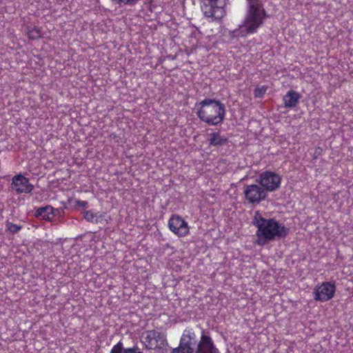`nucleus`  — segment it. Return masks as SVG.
I'll return each mask as SVG.
<instances>
[{
	"label": "nucleus",
	"instance_id": "nucleus-15",
	"mask_svg": "<svg viewBox=\"0 0 353 353\" xmlns=\"http://www.w3.org/2000/svg\"><path fill=\"white\" fill-rule=\"evenodd\" d=\"M196 334L192 329H186L183 331L180 339V343L185 346H191L192 341H195Z\"/></svg>",
	"mask_w": 353,
	"mask_h": 353
},
{
	"label": "nucleus",
	"instance_id": "nucleus-21",
	"mask_svg": "<svg viewBox=\"0 0 353 353\" xmlns=\"http://www.w3.org/2000/svg\"><path fill=\"white\" fill-rule=\"evenodd\" d=\"M6 228H7V230L9 232H10L11 233H16V232H19L21 228V226L14 224L10 222L7 223Z\"/></svg>",
	"mask_w": 353,
	"mask_h": 353
},
{
	"label": "nucleus",
	"instance_id": "nucleus-12",
	"mask_svg": "<svg viewBox=\"0 0 353 353\" xmlns=\"http://www.w3.org/2000/svg\"><path fill=\"white\" fill-rule=\"evenodd\" d=\"M300 99L301 95L298 92L290 90L283 97L284 105L285 108H294Z\"/></svg>",
	"mask_w": 353,
	"mask_h": 353
},
{
	"label": "nucleus",
	"instance_id": "nucleus-6",
	"mask_svg": "<svg viewBox=\"0 0 353 353\" xmlns=\"http://www.w3.org/2000/svg\"><path fill=\"white\" fill-rule=\"evenodd\" d=\"M336 285L332 282H323L316 285L313 291L314 299L321 302L327 301L333 298Z\"/></svg>",
	"mask_w": 353,
	"mask_h": 353
},
{
	"label": "nucleus",
	"instance_id": "nucleus-10",
	"mask_svg": "<svg viewBox=\"0 0 353 353\" xmlns=\"http://www.w3.org/2000/svg\"><path fill=\"white\" fill-rule=\"evenodd\" d=\"M11 188L17 193H29L33 190L34 185L26 177L22 174H17L12 179Z\"/></svg>",
	"mask_w": 353,
	"mask_h": 353
},
{
	"label": "nucleus",
	"instance_id": "nucleus-3",
	"mask_svg": "<svg viewBox=\"0 0 353 353\" xmlns=\"http://www.w3.org/2000/svg\"><path fill=\"white\" fill-rule=\"evenodd\" d=\"M198 105L197 115L201 120L212 125L223 122L225 110L224 105L220 101L207 98L200 101Z\"/></svg>",
	"mask_w": 353,
	"mask_h": 353
},
{
	"label": "nucleus",
	"instance_id": "nucleus-5",
	"mask_svg": "<svg viewBox=\"0 0 353 353\" xmlns=\"http://www.w3.org/2000/svg\"><path fill=\"white\" fill-rule=\"evenodd\" d=\"M169 230L178 237H185L190 233L187 221L178 214H172L168 223Z\"/></svg>",
	"mask_w": 353,
	"mask_h": 353
},
{
	"label": "nucleus",
	"instance_id": "nucleus-16",
	"mask_svg": "<svg viewBox=\"0 0 353 353\" xmlns=\"http://www.w3.org/2000/svg\"><path fill=\"white\" fill-rule=\"evenodd\" d=\"M209 143L210 145H221L226 143L227 139L221 136L219 132H212L209 134Z\"/></svg>",
	"mask_w": 353,
	"mask_h": 353
},
{
	"label": "nucleus",
	"instance_id": "nucleus-11",
	"mask_svg": "<svg viewBox=\"0 0 353 353\" xmlns=\"http://www.w3.org/2000/svg\"><path fill=\"white\" fill-rule=\"evenodd\" d=\"M148 339H149L148 349L165 350L168 343L165 337L163 334L152 332L148 334Z\"/></svg>",
	"mask_w": 353,
	"mask_h": 353
},
{
	"label": "nucleus",
	"instance_id": "nucleus-2",
	"mask_svg": "<svg viewBox=\"0 0 353 353\" xmlns=\"http://www.w3.org/2000/svg\"><path fill=\"white\" fill-rule=\"evenodd\" d=\"M266 17L263 5L259 0H248L247 11L244 19L238 29L230 32L231 37H245L254 34L262 26Z\"/></svg>",
	"mask_w": 353,
	"mask_h": 353
},
{
	"label": "nucleus",
	"instance_id": "nucleus-13",
	"mask_svg": "<svg viewBox=\"0 0 353 353\" xmlns=\"http://www.w3.org/2000/svg\"><path fill=\"white\" fill-rule=\"evenodd\" d=\"M105 213L95 212L94 210L85 211L83 215L86 221L95 223L101 222L105 218Z\"/></svg>",
	"mask_w": 353,
	"mask_h": 353
},
{
	"label": "nucleus",
	"instance_id": "nucleus-9",
	"mask_svg": "<svg viewBox=\"0 0 353 353\" xmlns=\"http://www.w3.org/2000/svg\"><path fill=\"white\" fill-rule=\"evenodd\" d=\"M194 353H219L211 337L202 330L200 340Z\"/></svg>",
	"mask_w": 353,
	"mask_h": 353
},
{
	"label": "nucleus",
	"instance_id": "nucleus-4",
	"mask_svg": "<svg viewBox=\"0 0 353 353\" xmlns=\"http://www.w3.org/2000/svg\"><path fill=\"white\" fill-rule=\"evenodd\" d=\"M201 10L204 16L210 21L220 20L225 14L223 0H202Z\"/></svg>",
	"mask_w": 353,
	"mask_h": 353
},
{
	"label": "nucleus",
	"instance_id": "nucleus-8",
	"mask_svg": "<svg viewBox=\"0 0 353 353\" xmlns=\"http://www.w3.org/2000/svg\"><path fill=\"white\" fill-rule=\"evenodd\" d=\"M243 192L246 201L252 204L259 203L267 196L265 190L256 184L246 185Z\"/></svg>",
	"mask_w": 353,
	"mask_h": 353
},
{
	"label": "nucleus",
	"instance_id": "nucleus-18",
	"mask_svg": "<svg viewBox=\"0 0 353 353\" xmlns=\"http://www.w3.org/2000/svg\"><path fill=\"white\" fill-rule=\"evenodd\" d=\"M172 353H193L191 346H185L179 343L178 347L174 348Z\"/></svg>",
	"mask_w": 353,
	"mask_h": 353
},
{
	"label": "nucleus",
	"instance_id": "nucleus-22",
	"mask_svg": "<svg viewBox=\"0 0 353 353\" xmlns=\"http://www.w3.org/2000/svg\"><path fill=\"white\" fill-rule=\"evenodd\" d=\"M76 205L82 208H85L88 205V202L85 201L77 200L75 201Z\"/></svg>",
	"mask_w": 353,
	"mask_h": 353
},
{
	"label": "nucleus",
	"instance_id": "nucleus-19",
	"mask_svg": "<svg viewBox=\"0 0 353 353\" xmlns=\"http://www.w3.org/2000/svg\"><path fill=\"white\" fill-rule=\"evenodd\" d=\"M28 34L30 39H34L40 37L41 34L39 28L33 27L28 28Z\"/></svg>",
	"mask_w": 353,
	"mask_h": 353
},
{
	"label": "nucleus",
	"instance_id": "nucleus-14",
	"mask_svg": "<svg viewBox=\"0 0 353 353\" xmlns=\"http://www.w3.org/2000/svg\"><path fill=\"white\" fill-rule=\"evenodd\" d=\"M58 210L48 205L43 208H40L37 210V215L41 216L42 219L46 220L52 219L56 214Z\"/></svg>",
	"mask_w": 353,
	"mask_h": 353
},
{
	"label": "nucleus",
	"instance_id": "nucleus-20",
	"mask_svg": "<svg viewBox=\"0 0 353 353\" xmlns=\"http://www.w3.org/2000/svg\"><path fill=\"white\" fill-rule=\"evenodd\" d=\"M267 91V88L265 86L258 87L254 90V94L256 98H261L264 96Z\"/></svg>",
	"mask_w": 353,
	"mask_h": 353
},
{
	"label": "nucleus",
	"instance_id": "nucleus-7",
	"mask_svg": "<svg viewBox=\"0 0 353 353\" xmlns=\"http://www.w3.org/2000/svg\"><path fill=\"white\" fill-rule=\"evenodd\" d=\"M259 182L265 192H273L281 185V176L273 172H264L260 176Z\"/></svg>",
	"mask_w": 353,
	"mask_h": 353
},
{
	"label": "nucleus",
	"instance_id": "nucleus-17",
	"mask_svg": "<svg viewBox=\"0 0 353 353\" xmlns=\"http://www.w3.org/2000/svg\"><path fill=\"white\" fill-rule=\"evenodd\" d=\"M114 5L122 6H134L140 0H110Z\"/></svg>",
	"mask_w": 353,
	"mask_h": 353
},
{
	"label": "nucleus",
	"instance_id": "nucleus-1",
	"mask_svg": "<svg viewBox=\"0 0 353 353\" xmlns=\"http://www.w3.org/2000/svg\"><path fill=\"white\" fill-rule=\"evenodd\" d=\"M253 225L256 228V243L263 246L276 239L285 237L288 229L274 219H266L259 212H256L253 219Z\"/></svg>",
	"mask_w": 353,
	"mask_h": 353
}]
</instances>
